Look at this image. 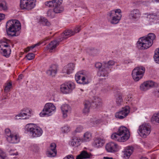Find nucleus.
Instances as JSON below:
<instances>
[{
  "mask_svg": "<svg viewBox=\"0 0 159 159\" xmlns=\"http://www.w3.org/2000/svg\"><path fill=\"white\" fill-rule=\"evenodd\" d=\"M140 159H148L146 157H142V158H141Z\"/></svg>",
  "mask_w": 159,
  "mask_h": 159,
  "instance_id": "obj_64",
  "label": "nucleus"
},
{
  "mask_svg": "<svg viewBox=\"0 0 159 159\" xmlns=\"http://www.w3.org/2000/svg\"><path fill=\"white\" fill-rule=\"evenodd\" d=\"M62 116L66 118L71 112V108L67 104L62 105L61 107Z\"/></svg>",
  "mask_w": 159,
  "mask_h": 159,
  "instance_id": "obj_15",
  "label": "nucleus"
},
{
  "mask_svg": "<svg viewBox=\"0 0 159 159\" xmlns=\"http://www.w3.org/2000/svg\"><path fill=\"white\" fill-rule=\"evenodd\" d=\"M20 115L22 117H25V119H28L33 115L32 110L29 108H24L21 111Z\"/></svg>",
  "mask_w": 159,
  "mask_h": 159,
  "instance_id": "obj_16",
  "label": "nucleus"
},
{
  "mask_svg": "<svg viewBox=\"0 0 159 159\" xmlns=\"http://www.w3.org/2000/svg\"><path fill=\"white\" fill-rule=\"evenodd\" d=\"M94 102L97 106H102V105L101 99L98 97H96L95 99Z\"/></svg>",
  "mask_w": 159,
  "mask_h": 159,
  "instance_id": "obj_44",
  "label": "nucleus"
},
{
  "mask_svg": "<svg viewBox=\"0 0 159 159\" xmlns=\"http://www.w3.org/2000/svg\"><path fill=\"white\" fill-rule=\"evenodd\" d=\"M5 18V15L3 14L0 13V21L4 19Z\"/></svg>",
  "mask_w": 159,
  "mask_h": 159,
  "instance_id": "obj_55",
  "label": "nucleus"
},
{
  "mask_svg": "<svg viewBox=\"0 0 159 159\" xmlns=\"http://www.w3.org/2000/svg\"><path fill=\"white\" fill-rule=\"evenodd\" d=\"M155 94L156 95H157V96H159V89H156L155 91Z\"/></svg>",
  "mask_w": 159,
  "mask_h": 159,
  "instance_id": "obj_57",
  "label": "nucleus"
},
{
  "mask_svg": "<svg viewBox=\"0 0 159 159\" xmlns=\"http://www.w3.org/2000/svg\"><path fill=\"white\" fill-rule=\"evenodd\" d=\"M140 15L141 13L139 10L137 9H134L130 11L129 16L131 20H134L139 19Z\"/></svg>",
  "mask_w": 159,
  "mask_h": 159,
  "instance_id": "obj_18",
  "label": "nucleus"
},
{
  "mask_svg": "<svg viewBox=\"0 0 159 159\" xmlns=\"http://www.w3.org/2000/svg\"><path fill=\"white\" fill-rule=\"evenodd\" d=\"M5 133L6 136V138L10 137L12 134L9 128H7L5 130Z\"/></svg>",
  "mask_w": 159,
  "mask_h": 159,
  "instance_id": "obj_45",
  "label": "nucleus"
},
{
  "mask_svg": "<svg viewBox=\"0 0 159 159\" xmlns=\"http://www.w3.org/2000/svg\"><path fill=\"white\" fill-rule=\"evenodd\" d=\"M149 1L153 2H159V0H149Z\"/></svg>",
  "mask_w": 159,
  "mask_h": 159,
  "instance_id": "obj_60",
  "label": "nucleus"
},
{
  "mask_svg": "<svg viewBox=\"0 0 159 159\" xmlns=\"http://www.w3.org/2000/svg\"><path fill=\"white\" fill-rule=\"evenodd\" d=\"M39 22L44 25L49 26L51 25L50 23L45 17L41 16L39 20Z\"/></svg>",
  "mask_w": 159,
  "mask_h": 159,
  "instance_id": "obj_31",
  "label": "nucleus"
},
{
  "mask_svg": "<svg viewBox=\"0 0 159 159\" xmlns=\"http://www.w3.org/2000/svg\"><path fill=\"white\" fill-rule=\"evenodd\" d=\"M83 129V126L80 125L77 127L75 130V132L76 133L81 132L82 131Z\"/></svg>",
  "mask_w": 159,
  "mask_h": 159,
  "instance_id": "obj_51",
  "label": "nucleus"
},
{
  "mask_svg": "<svg viewBox=\"0 0 159 159\" xmlns=\"http://www.w3.org/2000/svg\"><path fill=\"white\" fill-rule=\"evenodd\" d=\"M103 159H113V158L110 157H104Z\"/></svg>",
  "mask_w": 159,
  "mask_h": 159,
  "instance_id": "obj_62",
  "label": "nucleus"
},
{
  "mask_svg": "<svg viewBox=\"0 0 159 159\" xmlns=\"http://www.w3.org/2000/svg\"><path fill=\"white\" fill-rule=\"evenodd\" d=\"M42 43V42H39L33 45L30 46H28L26 48L27 49L26 50H30V49L34 48L39 49Z\"/></svg>",
  "mask_w": 159,
  "mask_h": 159,
  "instance_id": "obj_36",
  "label": "nucleus"
},
{
  "mask_svg": "<svg viewBox=\"0 0 159 159\" xmlns=\"http://www.w3.org/2000/svg\"><path fill=\"white\" fill-rule=\"evenodd\" d=\"M117 147L118 145L116 143L111 142L106 145V149L108 152H112L117 151Z\"/></svg>",
  "mask_w": 159,
  "mask_h": 159,
  "instance_id": "obj_20",
  "label": "nucleus"
},
{
  "mask_svg": "<svg viewBox=\"0 0 159 159\" xmlns=\"http://www.w3.org/2000/svg\"><path fill=\"white\" fill-rule=\"evenodd\" d=\"M7 140L11 143H16L20 142V137L18 134L12 133L10 137L7 138Z\"/></svg>",
  "mask_w": 159,
  "mask_h": 159,
  "instance_id": "obj_17",
  "label": "nucleus"
},
{
  "mask_svg": "<svg viewBox=\"0 0 159 159\" xmlns=\"http://www.w3.org/2000/svg\"><path fill=\"white\" fill-rule=\"evenodd\" d=\"M134 150L133 147L128 146L126 147L124 151V157L126 159H128L132 154Z\"/></svg>",
  "mask_w": 159,
  "mask_h": 159,
  "instance_id": "obj_24",
  "label": "nucleus"
},
{
  "mask_svg": "<svg viewBox=\"0 0 159 159\" xmlns=\"http://www.w3.org/2000/svg\"><path fill=\"white\" fill-rule=\"evenodd\" d=\"M81 29L80 26H77L73 30H72V32H75V34L79 32Z\"/></svg>",
  "mask_w": 159,
  "mask_h": 159,
  "instance_id": "obj_52",
  "label": "nucleus"
},
{
  "mask_svg": "<svg viewBox=\"0 0 159 159\" xmlns=\"http://www.w3.org/2000/svg\"><path fill=\"white\" fill-rule=\"evenodd\" d=\"M105 143L104 140L100 138H96L93 143V146L96 148L102 147Z\"/></svg>",
  "mask_w": 159,
  "mask_h": 159,
  "instance_id": "obj_25",
  "label": "nucleus"
},
{
  "mask_svg": "<svg viewBox=\"0 0 159 159\" xmlns=\"http://www.w3.org/2000/svg\"><path fill=\"white\" fill-rule=\"evenodd\" d=\"M74 69V64L72 63H70L64 67L62 72L64 73L70 74L72 73Z\"/></svg>",
  "mask_w": 159,
  "mask_h": 159,
  "instance_id": "obj_21",
  "label": "nucleus"
},
{
  "mask_svg": "<svg viewBox=\"0 0 159 159\" xmlns=\"http://www.w3.org/2000/svg\"><path fill=\"white\" fill-rule=\"evenodd\" d=\"M20 117H21V115H20V113L18 114L16 116L15 118V119L17 120V119H20Z\"/></svg>",
  "mask_w": 159,
  "mask_h": 159,
  "instance_id": "obj_56",
  "label": "nucleus"
},
{
  "mask_svg": "<svg viewBox=\"0 0 159 159\" xmlns=\"http://www.w3.org/2000/svg\"><path fill=\"white\" fill-rule=\"evenodd\" d=\"M92 138V134L90 132L87 131L84 133L83 140L84 142H88L90 141Z\"/></svg>",
  "mask_w": 159,
  "mask_h": 159,
  "instance_id": "obj_30",
  "label": "nucleus"
},
{
  "mask_svg": "<svg viewBox=\"0 0 159 159\" xmlns=\"http://www.w3.org/2000/svg\"><path fill=\"white\" fill-rule=\"evenodd\" d=\"M95 66L97 68L100 69L102 67V64L101 63L97 62L95 64Z\"/></svg>",
  "mask_w": 159,
  "mask_h": 159,
  "instance_id": "obj_53",
  "label": "nucleus"
},
{
  "mask_svg": "<svg viewBox=\"0 0 159 159\" xmlns=\"http://www.w3.org/2000/svg\"><path fill=\"white\" fill-rule=\"evenodd\" d=\"M10 154L11 155H17L18 154H17V152H16V153H11Z\"/></svg>",
  "mask_w": 159,
  "mask_h": 159,
  "instance_id": "obj_63",
  "label": "nucleus"
},
{
  "mask_svg": "<svg viewBox=\"0 0 159 159\" xmlns=\"http://www.w3.org/2000/svg\"><path fill=\"white\" fill-rule=\"evenodd\" d=\"M125 64H128L129 63V60H125L124 61V62Z\"/></svg>",
  "mask_w": 159,
  "mask_h": 159,
  "instance_id": "obj_61",
  "label": "nucleus"
},
{
  "mask_svg": "<svg viewBox=\"0 0 159 159\" xmlns=\"http://www.w3.org/2000/svg\"><path fill=\"white\" fill-rule=\"evenodd\" d=\"M6 1L4 0H0V11H5L7 9Z\"/></svg>",
  "mask_w": 159,
  "mask_h": 159,
  "instance_id": "obj_32",
  "label": "nucleus"
},
{
  "mask_svg": "<svg viewBox=\"0 0 159 159\" xmlns=\"http://www.w3.org/2000/svg\"><path fill=\"white\" fill-rule=\"evenodd\" d=\"M53 11L56 13H61L63 10L61 7L62 0H53Z\"/></svg>",
  "mask_w": 159,
  "mask_h": 159,
  "instance_id": "obj_14",
  "label": "nucleus"
},
{
  "mask_svg": "<svg viewBox=\"0 0 159 159\" xmlns=\"http://www.w3.org/2000/svg\"><path fill=\"white\" fill-rule=\"evenodd\" d=\"M11 87V83H8L5 87L4 91L6 92H8L9 91Z\"/></svg>",
  "mask_w": 159,
  "mask_h": 159,
  "instance_id": "obj_49",
  "label": "nucleus"
},
{
  "mask_svg": "<svg viewBox=\"0 0 159 159\" xmlns=\"http://www.w3.org/2000/svg\"><path fill=\"white\" fill-rule=\"evenodd\" d=\"M90 154L85 151H82L80 155H78L76 159H83L88 158L90 157Z\"/></svg>",
  "mask_w": 159,
  "mask_h": 159,
  "instance_id": "obj_26",
  "label": "nucleus"
},
{
  "mask_svg": "<svg viewBox=\"0 0 159 159\" xmlns=\"http://www.w3.org/2000/svg\"><path fill=\"white\" fill-rule=\"evenodd\" d=\"M107 15L111 18V23L117 24L121 19V11L119 9L113 10L109 12Z\"/></svg>",
  "mask_w": 159,
  "mask_h": 159,
  "instance_id": "obj_5",
  "label": "nucleus"
},
{
  "mask_svg": "<svg viewBox=\"0 0 159 159\" xmlns=\"http://www.w3.org/2000/svg\"><path fill=\"white\" fill-rule=\"evenodd\" d=\"M36 0H20V6L22 9L30 10L35 5Z\"/></svg>",
  "mask_w": 159,
  "mask_h": 159,
  "instance_id": "obj_9",
  "label": "nucleus"
},
{
  "mask_svg": "<svg viewBox=\"0 0 159 159\" xmlns=\"http://www.w3.org/2000/svg\"><path fill=\"white\" fill-rule=\"evenodd\" d=\"M91 106V103L89 101H86L84 103V108L83 110V113L85 115H88L90 111V108Z\"/></svg>",
  "mask_w": 159,
  "mask_h": 159,
  "instance_id": "obj_27",
  "label": "nucleus"
},
{
  "mask_svg": "<svg viewBox=\"0 0 159 159\" xmlns=\"http://www.w3.org/2000/svg\"><path fill=\"white\" fill-rule=\"evenodd\" d=\"M102 68L100 69L98 73V75L99 76H107L110 70L109 67H107L104 66L102 67Z\"/></svg>",
  "mask_w": 159,
  "mask_h": 159,
  "instance_id": "obj_22",
  "label": "nucleus"
},
{
  "mask_svg": "<svg viewBox=\"0 0 159 159\" xmlns=\"http://www.w3.org/2000/svg\"><path fill=\"white\" fill-rule=\"evenodd\" d=\"M145 36L140 38L137 43V48L141 50L147 49L151 47L152 43L150 42L149 40L146 39Z\"/></svg>",
  "mask_w": 159,
  "mask_h": 159,
  "instance_id": "obj_7",
  "label": "nucleus"
},
{
  "mask_svg": "<svg viewBox=\"0 0 159 159\" xmlns=\"http://www.w3.org/2000/svg\"><path fill=\"white\" fill-rule=\"evenodd\" d=\"M117 133L125 141L128 140L129 137V131L128 129L124 126L120 127Z\"/></svg>",
  "mask_w": 159,
  "mask_h": 159,
  "instance_id": "obj_13",
  "label": "nucleus"
},
{
  "mask_svg": "<svg viewBox=\"0 0 159 159\" xmlns=\"http://www.w3.org/2000/svg\"><path fill=\"white\" fill-rule=\"evenodd\" d=\"M146 39L149 40L150 42L153 43V41L156 38L155 35L153 33H150L148 34L147 37H145Z\"/></svg>",
  "mask_w": 159,
  "mask_h": 159,
  "instance_id": "obj_34",
  "label": "nucleus"
},
{
  "mask_svg": "<svg viewBox=\"0 0 159 159\" xmlns=\"http://www.w3.org/2000/svg\"><path fill=\"white\" fill-rule=\"evenodd\" d=\"M26 57L29 60H31L34 58L35 55L32 53H30L26 56Z\"/></svg>",
  "mask_w": 159,
  "mask_h": 159,
  "instance_id": "obj_46",
  "label": "nucleus"
},
{
  "mask_svg": "<svg viewBox=\"0 0 159 159\" xmlns=\"http://www.w3.org/2000/svg\"><path fill=\"white\" fill-rule=\"evenodd\" d=\"M25 129L29 132L33 138L39 137L42 135L43 133L41 128L33 123L26 125L25 127Z\"/></svg>",
  "mask_w": 159,
  "mask_h": 159,
  "instance_id": "obj_3",
  "label": "nucleus"
},
{
  "mask_svg": "<svg viewBox=\"0 0 159 159\" xmlns=\"http://www.w3.org/2000/svg\"><path fill=\"white\" fill-rule=\"evenodd\" d=\"M111 138L112 139L119 142H124L125 141L117 132L112 134L111 135Z\"/></svg>",
  "mask_w": 159,
  "mask_h": 159,
  "instance_id": "obj_29",
  "label": "nucleus"
},
{
  "mask_svg": "<svg viewBox=\"0 0 159 159\" xmlns=\"http://www.w3.org/2000/svg\"><path fill=\"white\" fill-rule=\"evenodd\" d=\"M56 110V107L52 103L50 102L46 103L42 111L40 113L39 115L41 117L45 116H50L55 112Z\"/></svg>",
  "mask_w": 159,
  "mask_h": 159,
  "instance_id": "obj_4",
  "label": "nucleus"
},
{
  "mask_svg": "<svg viewBox=\"0 0 159 159\" xmlns=\"http://www.w3.org/2000/svg\"><path fill=\"white\" fill-rule=\"evenodd\" d=\"M6 30L7 34L12 36L19 35L21 26L20 22L16 20H10L6 24Z\"/></svg>",
  "mask_w": 159,
  "mask_h": 159,
  "instance_id": "obj_1",
  "label": "nucleus"
},
{
  "mask_svg": "<svg viewBox=\"0 0 159 159\" xmlns=\"http://www.w3.org/2000/svg\"><path fill=\"white\" fill-rule=\"evenodd\" d=\"M23 77V75L22 74H20L19 75L18 79L19 80H21L22 79V78Z\"/></svg>",
  "mask_w": 159,
  "mask_h": 159,
  "instance_id": "obj_58",
  "label": "nucleus"
},
{
  "mask_svg": "<svg viewBox=\"0 0 159 159\" xmlns=\"http://www.w3.org/2000/svg\"><path fill=\"white\" fill-rule=\"evenodd\" d=\"M51 11H48L47 12V15L48 16L50 17H52L53 16H51Z\"/></svg>",
  "mask_w": 159,
  "mask_h": 159,
  "instance_id": "obj_59",
  "label": "nucleus"
},
{
  "mask_svg": "<svg viewBox=\"0 0 159 159\" xmlns=\"http://www.w3.org/2000/svg\"><path fill=\"white\" fill-rule=\"evenodd\" d=\"M63 159H74V158L72 155H69L64 157Z\"/></svg>",
  "mask_w": 159,
  "mask_h": 159,
  "instance_id": "obj_54",
  "label": "nucleus"
},
{
  "mask_svg": "<svg viewBox=\"0 0 159 159\" xmlns=\"http://www.w3.org/2000/svg\"><path fill=\"white\" fill-rule=\"evenodd\" d=\"M70 128L68 125H66L61 128V131L64 133H67L70 131Z\"/></svg>",
  "mask_w": 159,
  "mask_h": 159,
  "instance_id": "obj_40",
  "label": "nucleus"
},
{
  "mask_svg": "<svg viewBox=\"0 0 159 159\" xmlns=\"http://www.w3.org/2000/svg\"><path fill=\"white\" fill-rule=\"evenodd\" d=\"M87 76L85 73L83 71H79L75 75V80L78 83L85 84L88 83L86 80Z\"/></svg>",
  "mask_w": 159,
  "mask_h": 159,
  "instance_id": "obj_12",
  "label": "nucleus"
},
{
  "mask_svg": "<svg viewBox=\"0 0 159 159\" xmlns=\"http://www.w3.org/2000/svg\"><path fill=\"white\" fill-rule=\"evenodd\" d=\"M45 4L46 6L48 7H53V0L52 1L46 2H45Z\"/></svg>",
  "mask_w": 159,
  "mask_h": 159,
  "instance_id": "obj_50",
  "label": "nucleus"
},
{
  "mask_svg": "<svg viewBox=\"0 0 159 159\" xmlns=\"http://www.w3.org/2000/svg\"><path fill=\"white\" fill-rule=\"evenodd\" d=\"M6 157L5 153L2 150L0 149V159H5Z\"/></svg>",
  "mask_w": 159,
  "mask_h": 159,
  "instance_id": "obj_48",
  "label": "nucleus"
},
{
  "mask_svg": "<svg viewBox=\"0 0 159 159\" xmlns=\"http://www.w3.org/2000/svg\"><path fill=\"white\" fill-rule=\"evenodd\" d=\"M57 66L56 65L51 66L49 69L47 71V74L50 76H54L57 72Z\"/></svg>",
  "mask_w": 159,
  "mask_h": 159,
  "instance_id": "obj_23",
  "label": "nucleus"
},
{
  "mask_svg": "<svg viewBox=\"0 0 159 159\" xmlns=\"http://www.w3.org/2000/svg\"><path fill=\"white\" fill-rule=\"evenodd\" d=\"M75 88V84L72 82H68L62 84L60 87L61 91L64 94H68L71 92Z\"/></svg>",
  "mask_w": 159,
  "mask_h": 159,
  "instance_id": "obj_8",
  "label": "nucleus"
},
{
  "mask_svg": "<svg viewBox=\"0 0 159 159\" xmlns=\"http://www.w3.org/2000/svg\"><path fill=\"white\" fill-rule=\"evenodd\" d=\"M11 50H0V53L3 56L7 57H9Z\"/></svg>",
  "mask_w": 159,
  "mask_h": 159,
  "instance_id": "obj_37",
  "label": "nucleus"
},
{
  "mask_svg": "<svg viewBox=\"0 0 159 159\" xmlns=\"http://www.w3.org/2000/svg\"><path fill=\"white\" fill-rule=\"evenodd\" d=\"M147 17L150 20H153L157 19L158 16L156 13H147Z\"/></svg>",
  "mask_w": 159,
  "mask_h": 159,
  "instance_id": "obj_35",
  "label": "nucleus"
},
{
  "mask_svg": "<svg viewBox=\"0 0 159 159\" xmlns=\"http://www.w3.org/2000/svg\"><path fill=\"white\" fill-rule=\"evenodd\" d=\"M154 58L155 62L159 64V50H155V51Z\"/></svg>",
  "mask_w": 159,
  "mask_h": 159,
  "instance_id": "obj_38",
  "label": "nucleus"
},
{
  "mask_svg": "<svg viewBox=\"0 0 159 159\" xmlns=\"http://www.w3.org/2000/svg\"><path fill=\"white\" fill-rule=\"evenodd\" d=\"M115 116L116 118L120 119H122L125 118L123 116V115L121 113L120 110L116 113Z\"/></svg>",
  "mask_w": 159,
  "mask_h": 159,
  "instance_id": "obj_42",
  "label": "nucleus"
},
{
  "mask_svg": "<svg viewBox=\"0 0 159 159\" xmlns=\"http://www.w3.org/2000/svg\"><path fill=\"white\" fill-rule=\"evenodd\" d=\"M56 145L54 143H52L50 146L49 148L47 151L48 156L49 157H52L55 156L57 154V151L56 150Z\"/></svg>",
  "mask_w": 159,
  "mask_h": 159,
  "instance_id": "obj_19",
  "label": "nucleus"
},
{
  "mask_svg": "<svg viewBox=\"0 0 159 159\" xmlns=\"http://www.w3.org/2000/svg\"><path fill=\"white\" fill-rule=\"evenodd\" d=\"M80 140L79 138L74 137L70 141L69 144L72 146L76 147L80 145Z\"/></svg>",
  "mask_w": 159,
  "mask_h": 159,
  "instance_id": "obj_28",
  "label": "nucleus"
},
{
  "mask_svg": "<svg viewBox=\"0 0 159 159\" xmlns=\"http://www.w3.org/2000/svg\"><path fill=\"white\" fill-rule=\"evenodd\" d=\"M102 122V120L101 119H92V122L93 124V126L99 124Z\"/></svg>",
  "mask_w": 159,
  "mask_h": 159,
  "instance_id": "obj_41",
  "label": "nucleus"
},
{
  "mask_svg": "<svg viewBox=\"0 0 159 159\" xmlns=\"http://www.w3.org/2000/svg\"><path fill=\"white\" fill-rule=\"evenodd\" d=\"M75 34V33L72 32V30H66L64 33L61 35V37H58L56 40L52 41L49 43L48 46L49 50H53L59 44L60 42Z\"/></svg>",
  "mask_w": 159,
  "mask_h": 159,
  "instance_id": "obj_2",
  "label": "nucleus"
},
{
  "mask_svg": "<svg viewBox=\"0 0 159 159\" xmlns=\"http://www.w3.org/2000/svg\"><path fill=\"white\" fill-rule=\"evenodd\" d=\"M120 111L121 112V113L123 115L124 118L128 115L129 112V108L128 107L122 108Z\"/></svg>",
  "mask_w": 159,
  "mask_h": 159,
  "instance_id": "obj_33",
  "label": "nucleus"
},
{
  "mask_svg": "<svg viewBox=\"0 0 159 159\" xmlns=\"http://www.w3.org/2000/svg\"><path fill=\"white\" fill-rule=\"evenodd\" d=\"M123 102L122 95L121 94H118L116 98V102L118 105H120Z\"/></svg>",
  "mask_w": 159,
  "mask_h": 159,
  "instance_id": "obj_39",
  "label": "nucleus"
},
{
  "mask_svg": "<svg viewBox=\"0 0 159 159\" xmlns=\"http://www.w3.org/2000/svg\"><path fill=\"white\" fill-rule=\"evenodd\" d=\"M115 64V62L112 60H110L108 61L107 63H106L104 65L105 66L110 68L109 66H113Z\"/></svg>",
  "mask_w": 159,
  "mask_h": 159,
  "instance_id": "obj_47",
  "label": "nucleus"
},
{
  "mask_svg": "<svg viewBox=\"0 0 159 159\" xmlns=\"http://www.w3.org/2000/svg\"><path fill=\"white\" fill-rule=\"evenodd\" d=\"M9 46V45H8L7 43H5L2 41H0V50H6V49H3V48Z\"/></svg>",
  "mask_w": 159,
  "mask_h": 159,
  "instance_id": "obj_43",
  "label": "nucleus"
},
{
  "mask_svg": "<svg viewBox=\"0 0 159 159\" xmlns=\"http://www.w3.org/2000/svg\"><path fill=\"white\" fill-rule=\"evenodd\" d=\"M150 126L147 124H142L139 126L138 132L141 137L145 138L150 134Z\"/></svg>",
  "mask_w": 159,
  "mask_h": 159,
  "instance_id": "obj_10",
  "label": "nucleus"
},
{
  "mask_svg": "<svg viewBox=\"0 0 159 159\" xmlns=\"http://www.w3.org/2000/svg\"><path fill=\"white\" fill-rule=\"evenodd\" d=\"M158 84L153 81L149 80L144 82L140 86L141 90L143 91H147L153 87H157Z\"/></svg>",
  "mask_w": 159,
  "mask_h": 159,
  "instance_id": "obj_11",
  "label": "nucleus"
},
{
  "mask_svg": "<svg viewBox=\"0 0 159 159\" xmlns=\"http://www.w3.org/2000/svg\"><path fill=\"white\" fill-rule=\"evenodd\" d=\"M145 71L144 67L141 66L135 67L132 71V76L133 79L135 81H137L143 77Z\"/></svg>",
  "mask_w": 159,
  "mask_h": 159,
  "instance_id": "obj_6",
  "label": "nucleus"
}]
</instances>
